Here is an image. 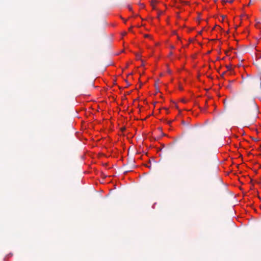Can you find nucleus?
Wrapping results in <instances>:
<instances>
[{
    "instance_id": "nucleus-1",
    "label": "nucleus",
    "mask_w": 261,
    "mask_h": 261,
    "mask_svg": "<svg viewBox=\"0 0 261 261\" xmlns=\"http://www.w3.org/2000/svg\"><path fill=\"white\" fill-rule=\"evenodd\" d=\"M247 83L249 86L252 87L256 86L257 88L260 89L261 92V79L259 77L249 78L247 80ZM258 98L261 100V96H258Z\"/></svg>"
},
{
    "instance_id": "nucleus-2",
    "label": "nucleus",
    "mask_w": 261,
    "mask_h": 261,
    "mask_svg": "<svg viewBox=\"0 0 261 261\" xmlns=\"http://www.w3.org/2000/svg\"><path fill=\"white\" fill-rule=\"evenodd\" d=\"M256 116H255L253 118H252L250 121V124H253L256 120Z\"/></svg>"
},
{
    "instance_id": "nucleus-3",
    "label": "nucleus",
    "mask_w": 261,
    "mask_h": 261,
    "mask_svg": "<svg viewBox=\"0 0 261 261\" xmlns=\"http://www.w3.org/2000/svg\"><path fill=\"white\" fill-rule=\"evenodd\" d=\"M232 82H233V81H229L230 84L228 86H227V88L230 89L231 88V83Z\"/></svg>"
},
{
    "instance_id": "nucleus-4",
    "label": "nucleus",
    "mask_w": 261,
    "mask_h": 261,
    "mask_svg": "<svg viewBox=\"0 0 261 261\" xmlns=\"http://www.w3.org/2000/svg\"><path fill=\"white\" fill-rule=\"evenodd\" d=\"M233 0H230L229 1L224 2V3L229 2V3H232L233 2Z\"/></svg>"
},
{
    "instance_id": "nucleus-5",
    "label": "nucleus",
    "mask_w": 261,
    "mask_h": 261,
    "mask_svg": "<svg viewBox=\"0 0 261 261\" xmlns=\"http://www.w3.org/2000/svg\"><path fill=\"white\" fill-rule=\"evenodd\" d=\"M222 17L223 19H224V18H225L226 16L224 15H222Z\"/></svg>"
},
{
    "instance_id": "nucleus-6",
    "label": "nucleus",
    "mask_w": 261,
    "mask_h": 261,
    "mask_svg": "<svg viewBox=\"0 0 261 261\" xmlns=\"http://www.w3.org/2000/svg\"><path fill=\"white\" fill-rule=\"evenodd\" d=\"M128 8H129V10H130V11H131V10H132V7H128Z\"/></svg>"
},
{
    "instance_id": "nucleus-7",
    "label": "nucleus",
    "mask_w": 261,
    "mask_h": 261,
    "mask_svg": "<svg viewBox=\"0 0 261 261\" xmlns=\"http://www.w3.org/2000/svg\"><path fill=\"white\" fill-rule=\"evenodd\" d=\"M149 37V35H145V37Z\"/></svg>"
},
{
    "instance_id": "nucleus-8",
    "label": "nucleus",
    "mask_w": 261,
    "mask_h": 261,
    "mask_svg": "<svg viewBox=\"0 0 261 261\" xmlns=\"http://www.w3.org/2000/svg\"><path fill=\"white\" fill-rule=\"evenodd\" d=\"M139 56H140V55H139V54H138V55H137V57H138V58H139Z\"/></svg>"
},
{
    "instance_id": "nucleus-9",
    "label": "nucleus",
    "mask_w": 261,
    "mask_h": 261,
    "mask_svg": "<svg viewBox=\"0 0 261 261\" xmlns=\"http://www.w3.org/2000/svg\"><path fill=\"white\" fill-rule=\"evenodd\" d=\"M124 129H125V128H123L122 129V130H124Z\"/></svg>"
}]
</instances>
